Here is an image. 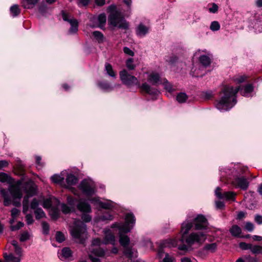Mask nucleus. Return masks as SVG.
I'll list each match as a JSON object with an SVG mask.
<instances>
[{
  "mask_svg": "<svg viewBox=\"0 0 262 262\" xmlns=\"http://www.w3.org/2000/svg\"><path fill=\"white\" fill-rule=\"evenodd\" d=\"M89 213H82L81 219L83 222L88 223L91 221L92 217Z\"/></svg>",
  "mask_w": 262,
  "mask_h": 262,
  "instance_id": "6e6d98bb",
  "label": "nucleus"
},
{
  "mask_svg": "<svg viewBox=\"0 0 262 262\" xmlns=\"http://www.w3.org/2000/svg\"><path fill=\"white\" fill-rule=\"evenodd\" d=\"M254 91V86L252 83L246 84L243 89L240 91L241 94L243 96H247Z\"/></svg>",
  "mask_w": 262,
  "mask_h": 262,
  "instance_id": "a211bd4d",
  "label": "nucleus"
},
{
  "mask_svg": "<svg viewBox=\"0 0 262 262\" xmlns=\"http://www.w3.org/2000/svg\"><path fill=\"white\" fill-rule=\"evenodd\" d=\"M231 184L234 187L240 188L243 190H246L249 185V182L248 179L244 176L238 177L234 178L232 180Z\"/></svg>",
  "mask_w": 262,
  "mask_h": 262,
  "instance_id": "6e6552de",
  "label": "nucleus"
},
{
  "mask_svg": "<svg viewBox=\"0 0 262 262\" xmlns=\"http://www.w3.org/2000/svg\"><path fill=\"white\" fill-rule=\"evenodd\" d=\"M148 32V28L143 24H140L136 29V34L138 36H144Z\"/></svg>",
  "mask_w": 262,
  "mask_h": 262,
  "instance_id": "6ab92c4d",
  "label": "nucleus"
},
{
  "mask_svg": "<svg viewBox=\"0 0 262 262\" xmlns=\"http://www.w3.org/2000/svg\"><path fill=\"white\" fill-rule=\"evenodd\" d=\"M4 258L7 262H20L21 258L15 257L12 254L8 255L7 253H4Z\"/></svg>",
  "mask_w": 262,
  "mask_h": 262,
  "instance_id": "393cba45",
  "label": "nucleus"
},
{
  "mask_svg": "<svg viewBox=\"0 0 262 262\" xmlns=\"http://www.w3.org/2000/svg\"><path fill=\"white\" fill-rule=\"evenodd\" d=\"M77 208L82 213H91L92 212L90 204L85 200H79L77 204Z\"/></svg>",
  "mask_w": 262,
  "mask_h": 262,
  "instance_id": "4468645a",
  "label": "nucleus"
},
{
  "mask_svg": "<svg viewBox=\"0 0 262 262\" xmlns=\"http://www.w3.org/2000/svg\"><path fill=\"white\" fill-rule=\"evenodd\" d=\"M200 62L204 67H207L211 63L210 58L206 55H203L199 57Z\"/></svg>",
  "mask_w": 262,
  "mask_h": 262,
  "instance_id": "cd10ccee",
  "label": "nucleus"
},
{
  "mask_svg": "<svg viewBox=\"0 0 262 262\" xmlns=\"http://www.w3.org/2000/svg\"><path fill=\"white\" fill-rule=\"evenodd\" d=\"M162 83L164 86V89L168 92L172 93L174 91L175 89L173 88L172 84L169 82L166 78L164 79V81Z\"/></svg>",
  "mask_w": 262,
  "mask_h": 262,
  "instance_id": "a19ab883",
  "label": "nucleus"
},
{
  "mask_svg": "<svg viewBox=\"0 0 262 262\" xmlns=\"http://www.w3.org/2000/svg\"><path fill=\"white\" fill-rule=\"evenodd\" d=\"M239 90V86H224L220 92L219 100L214 102L216 108L224 111L230 110L237 102L236 94Z\"/></svg>",
  "mask_w": 262,
  "mask_h": 262,
  "instance_id": "f257e3e1",
  "label": "nucleus"
},
{
  "mask_svg": "<svg viewBox=\"0 0 262 262\" xmlns=\"http://www.w3.org/2000/svg\"><path fill=\"white\" fill-rule=\"evenodd\" d=\"M2 193L4 197V204L6 206H9L11 203V200L10 198L7 194V192L5 190H2Z\"/></svg>",
  "mask_w": 262,
  "mask_h": 262,
  "instance_id": "79ce46f5",
  "label": "nucleus"
},
{
  "mask_svg": "<svg viewBox=\"0 0 262 262\" xmlns=\"http://www.w3.org/2000/svg\"><path fill=\"white\" fill-rule=\"evenodd\" d=\"M99 205L100 207L105 209H111L113 207L112 203L110 201L108 202H99Z\"/></svg>",
  "mask_w": 262,
  "mask_h": 262,
  "instance_id": "37998d69",
  "label": "nucleus"
},
{
  "mask_svg": "<svg viewBox=\"0 0 262 262\" xmlns=\"http://www.w3.org/2000/svg\"><path fill=\"white\" fill-rule=\"evenodd\" d=\"M105 70L106 71L107 74L109 76H110L112 77H116V73L113 70V67L110 63H106V64L105 65Z\"/></svg>",
  "mask_w": 262,
  "mask_h": 262,
  "instance_id": "e433bc0d",
  "label": "nucleus"
},
{
  "mask_svg": "<svg viewBox=\"0 0 262 262\" xmlns=\"http://www.w3.org/2000/svg\"><path fill=\"white\" fill-rule=\"evenodd\" d=\"M119 231H120L119 229ZM123 233H125L119 231V242L122 246L125 247L128 246L130 239L127 235H123Z\"/></svg>",
  "mask_w": 262,
  "mask_h": 262,
  "instance_id": "aec40b11",
  "label": "nucleus"
},
{
  "mask_svg": "<svg viewBox=\"0 0 262 262\" xmlns=\"http://www.w3.org/2000/svg\"><path fill=\"white\" fill-rule=\"evenodd\" d=\"M59 257L62 260H70L72 257V252L68 247H64L62 249Z\"/></svg>",
  "mask_w": 262,
  "mask_h": 262,
  "instance_id": "dca6fc26",
  "label": "nucleus"
},
{
  "mask_svg": "<svg viewBox=\"0 0 262 262\" xmlns=\"http://www.w3.org/2000/svg\"><path fill=\"white\" fill-rule=\"evenodd\" d=\"M188 98L187 95L185 93L183 92L178 93L176 96V100L180 103L185 102Z\"/></svg>",
  "mask_w": 262,
  "mask_h": 262,
  "instance_id": "7c9ffc66",
  "label": "nucleus"
},
{
  "mask_svg": "<svg viewBox=\"0 0 262 262\" xmlns=\"http://www.w3.org/2000/svg\"><path fill=\"white\" fill-rule=\"evenodd\" d=\"M250 250L254 254H258L261 253L262 247L259 246H253L251 244Z\"/></svg>",
  "mask_w": 262,
  "mask_h": 262,
  "instance_id": "49530a36",
  "label": "nucleus"
},
{
  "mask_svg": "<svg viewBox=\"0 0 262 262\" xmlns=\"http://www.w3.org/2000/svg\"><path fill=\"white\" fill-rule=\"evenodd\" d=\"M124 248V250L123 251L124 254L127 257L129 258H132L133 257V253L132 252V250L130 248L126 246Z\"/></svg>",
  "mask_w": 262,
  "mask_h": 262,
  "instance_id": "8fccbe9b",
  "label": "nucleus"
},
{
  "mask_svg": "<svg viewBox=\"0 0 262 262\" xmlns=\"http://www.w3.org/2000/svg\"><path fill=\"white\" fill-rule=\"evenodd\" d=\"M62 212L64 214L69 213L71 211V208L65 204H62L61 205Z\"/></svg>",
  "mask_w": 262,
  "mask_h": 262,
  "instance_id": "5fc2aeb1",
  "label": "nucleus"
},
{
  "mask_svg": "<svg viewBox=\"0 0 262 262\" xmlns=\"http://www.w3.org/2000/svg\"><path fill=\"white\" fill-rule=\"evenodd\" d=\"M48 10L47 5L43 2L40 3L38 7V11L42 14L45 15Z\"/></svg>",
  "mask_w": 262,
  "mask_h": 262,
  "instance_id": "c03bdc74",
  "label": "nucleus"
},
{
  "mask_svg": "<svg viewBox=\"0 0 262 262\" xmlns=\"http://www.w3.org/2000/svg\"><path fill=\"white\" fill-rule=\"evenodd\" d=\"M139 88L142 92L152 96H157L160 93L159 91L157 89L152 87L146 82L143 83L141 85L139 86Z\"/></svg>",
  "mask_w": 262,
  "mask_h": 262,
  "instance_id": "9b49d317",
  "label": "nucleus"
},
{
  "mask_svg": "<svg viewBox=\"0 0 262 262\" xmlns=\"http://www.w3.org/2000/svg\"><path fill=\"white\" fill-rule=\"evenodd\" d=\"M43 207L45 208H49L51 207L52 203L50 199H47L43 201Z\"/></svg>",
  "mask_w": 262,
  "mask_h": 262,
  "instance_id": "0e129e2a",
  "label": "nucleus"
},
{
  "mask_svg": "<svg viewBox=\"0 0 262 262\" xmlns=\"http://www.w3.org/2000/svg\"><path fill=\"white\" fill-rule=\"evenodd\" d=\"M29 238V234L28 232L25 231L22 233L20 235L19 240L21 242H25Z\"/></svg>",
  "mask_w": 262,
  "mask_h": 262,
  "instance_id": "13d9d810",
  "label": "nucleus"
},
{
  "mask_svg": "<svg viewBox=\"0 0 262 262\" xmlns=\"http://www.w3.org/2000/svg\"><path fill=\"white\" fill-rule=\"evenodd\" d=\"M167 62L171 66L175 67L179 62V57L177 55L172 54L169 57Z\"/></svg>",
  "mask_w": 262,
  "mask_h": 262,
  "instance_id": "58836bf2",
  "label": "nucleus"
},
{
  "mask_svg": "<svg viewBox=\"0 0 262 262\" xmlns=\"http://www.w3.org/2000/svg\"><path fill=\"white\" fill-rule=\"evenodd\" d=\"M93 38L97 41L98 43H102L105 39L103 34L99 31H94L92 33Z\"/></svg>",
  "mask_w": 262,
  "mask_h": 262,
  "instance_id": "f3484780",
  "label": "nucleus"
},
{
  "mask_svg": "<svg viewBox=\"0 0 262 262\" xmlns=\"http://www.w3.org/2000/svg\"><path fill=\"white\" fill-rule=\"evenodd\" d=\"M205 250H206L207 253H214L217 248V244L216 243L211 244H206L204 246Z\"/></svg>",
  "mask_w": 262,
  "mask_h": 262,
  "instance_id": "a878e982",
  "label": "nucleus"
},
{
  "mask_svg": "<svg viewBox=\"0 0 262 262\" xmlns=\"http://www.w3.org/2000/svg\"><path fill=\"white\" fill-rule=\"evenodd\" d=\"M97 20L99 23L98 27L102 29L106 22V16L104 13H102L98 15L97 17Z\"/></svg>",
  "mask_w": 262,
  "mask_h": 262,
  "instance_id": "b1692460",
  "label": "nucleus"
},
{
  "mask_svg": "<svg viewBox=\"0 0 262 262\" xmlns=\"http://www.w3.org/2000/svg\"><path fill=\"white\" fill-rule=\"evenodd\" d=\"M120 77L122 83L127 86H130L138 82L137 78L129 74L125 69L120 72Z\"/></svg>",
  "mask_w": 262,
  "mask_h": 262,
  "instance_id": "0eeeda50",
  "label": "nucleus"
},
{
  "mask_svg": "<svg viewBox=\"0 0 262 262\" xmlns=\"http://www.w3.org/2000/svg\"><path fill=\"white\" fill-rule=\"evenodd\" d=\"M10 13L13 17L17 16L20 13V9L18 5H13L10 7Z\"/></svg>",
  "mask_w": 262,
  "mask_h": 262,
  "instance_id": "f704fd0d",
  "label": "nucleus"
},
{
  "mask_svg": "<svg viewBox=\"0 0 262 262\" xmlns=\"http://www.w3.org/2000/svg\"><path fill=\"white\" fill-rule=\"evenodd\" d=\"M79 188L87 196H91L94 193L95 185L91 181L84 180L79 184Z\"/></svg>",
  "mask_w": 262,
  "mask_h": 262,
  "instance_id": "423d86ee",
  "label": "nucleus"
},
{
  "mask_svg": "<svg viewBox=\"0 0 262 262\" xmlns=\"http://www.w3.org/2000/svg\"><path fill=\"white\" fill-rule=\"evenodd\" d=\"M0 181L2 182H8V183H12L13 180L8 174L5 173H0Z\"/></svg>",
  "mask_w": 262,
  "mask_h": 262,
  "instance_id": "4c0bfd02",
  "label": "nucleus"
},
{
  "mask_svg": "<svg viewBox=\"0 0 262 262\" xmlns=\"http://www.w3.org/2000/svg\"><path fill=\"white\" fill-rule=\"evenodd\" d=\"M134 59L132 58H128L126 61V66L129 70H133L135 69L136 66L133 64Z\"/></svg>",
  "mask_w": 262,
  "mask_h": 262,
  "instance_id": "09e8293b",
  "label": "nucleus"
},
{
  "mask_svg": "<svg viewBox=\"0 0 262 262\" xmlns=\"http://www.w3.org/2000/svg\"><path fill=\"white\" fill-rule=\"evenodd\" d=\"M39 0H21L22 6L25 9H32Z\"/></svg>",
  "mask_w": 262,
  "mask_h": 262,
  "instance_id": "412c9836",
  "label": "nucleus"
},
{
  "mask_svg": "<svg viewBox=\"0 0 262 262\" xmlns=\"http://www.w3.org/2000/svg\"><path fill=\"white\" fill-rule=\"evenodd\" d=\"M115 239L114 235L110 231H108L105 233V237L104 243L105 244H111L114 245L115 244Z\"/></svg>",
  "mask_w": 262,
  "mask_h": 262,
  "instance_id": "5701e85b",
  "label": "nucleus"
},
{
  "mask_svg": "<svg viewBox=\"0 0 262 262\" xmlns=\"http://www.w3.org/2000/svg\"><path fill=\"white\" fill-rule=\"evenodd\" d=\"M24 224L21 222H19L16 225L12 226L11 229L12 231H15L19 229L24 226Z\"/></svg>",
  "mask_w": 262,
  "mask_h": 262,
  "instance_id": "680f3d73",
  "label": "nucleus"
},
{
  "mask_svg": "<svg viewBox=\"0 0 262 262\" xmlns=\"http://www.w3.org/2000/svg\"><path fill=\"white\" fill-rule=\"evenodd\" d=\"M236 193L233 191L224 192L223 193V199H225L227 200L234 201Z\"/></svg>",
  "mask_w": 262,
  "mask_h": 262,
  "instance_id": "c9c22d12",
  "label": "nucleus"
},
{
  "mask_svg": "<svg viewBox=\"0 0 262 262\" xmlns=\"http://www.w3.org/2000/svg\"><path fill=\"white\" fill-rule=\"evenodd\" d=\"M221 27L220 23L217 21H213L210 26V29L213 31H216L220 30Z\"/></svg>",
  "mask_w": 262,
  "mask_h": 262,
  "instance_id": "de8ad7c7",
  "label": "nucleus"
},
{
  "mask_svg": "<svg viewBox=\"0 0 262 262\" xmlns=\"http://www.w3.org/2000/svg\"><path fill=\"white\" fill-rule=\"evenodd\" d=\"M239 246L240 248H241L243 250H247L250 249L251 247V244H247L244 242H241L239 244Z\"/></svg>",
  "mask_w": 262,
  "mask_h": 262,
  "instance_id": "e2e57ef3",
  "label": "nucleus"
},
{
  "mask_svg": "<svg viewBox=\"0 0 262 262\" xmlns=\"http://www.w3.org/2000/svg\"><path fill=\"white\" fill-rule=\"evenodd\" d=\"M125 223L121 226H119L117 223L114 224L112 227H118L120 232L127 233L130 231V229L133 227L135 223V216L132 213H128L125 215Z\"/></svg>",
  "mask_w": 262,
  "mask_h": 262,
  "instance_id": "20e7f679",
  "label": "nucleus"
},
{
  "mask_svg": "<svg viewBox=\"0 0 262 262\" xmlns=\"http://www.w3.org/2000/svg\"><path fill=\"white\" fill-rule=\"evenodd\" d=\"M164 247H176L178 245V241L176 239H169L164 241L162 244Z\"/></svg>",
  "mask_w": 262,
  "mask_h": 262,
  "instance_id": "c85d7f7f",
  "label": "nucleus"
},
{
  "mask_svg": "<svg viewBox=\"0 0 262 262\" xmlns=\"http://www.w3.org/2000/svg\"><path fill=\"white\" fill-rule=\"evenodd\" d=\"M26 220L27 224L31 225L34 222V220L33 219V216L30 214H27L26 215Z\"/></svg>",
  "mask_w": 262,
  "mask_h": 262,
  "instance_id": "69168bd1",
  "label": "nucleus"
},
{
  "mask_svg": "<svg viewBox=\"0 0 262 262\" xmlns=\"http://www.w3.org/2000/svg\"><path fill=\"white\" fill-rule=\"evenodd\" d=\"M248 78V76H246L245 75H243L235 78L234 80L237 83L239 84L245 82L247 79Z\"/></svg>",
  "mask_w": 262,
  "mask_h": 262,
  "instance_id": "864d4df0",
  "label": "nucleus"
},
{
  "mask_svg": "<svg viewBox=\"0 0 262 262\" xmlns=\"http://www.w3.org/2000/svg\"><path fill=\"white\" fill-rule=\"evenodd\" d=\"M97 86L101 90L107 91L112 90L110 84L106 81H99L97 82Z\"/></svg>",
  "mask_w": 262,
  "mask_h": 262,
  "instance_id": "c756f323",
  "label": "nucleus"
},
{
  "mask_svg": "<svg viewBox=\"0 0 262 262\" xmlns=\"http://www.w3.org/2000/svg\"><path fill=\"white\" fill-rule=\"evenodd\" d=\"M42 227V230L43 233L45 234H47L49 233V224L46 222H42L41 223Z\"/></svg>",
  "mask_w": 262,
  "mask_h": 262,
  "instance_id": "4d7b16f0",
  "label": "nucleus"
},
{
  "mask_svg": "<svg viewBox=\"0 0 262 262\" xmlns=\"http://www.w3.org/2000/svg\"><path fill=\"white\" fill-rule=\"evenodd\" d=\"M91 252L95 256L99 257L103 256L105 254L104 250L102 248L98 247L96 248H92Z\"/></svg>",
  "mask_w": 262,
  "mask_h": 262,
  "instance_id": "2f4dec72",
  "label": "nucleus"
},
{
  "mask_svg": "<svg viewBox=\"0 0 262 262\" xmlns=\"http://www.w3.org/2000/svg\"><path fill=\"white\" fill-rule=\"evenodd\" d=\"M147 81L152 85L158 86L162 84V80L160 75L158 73H151L147 77Z\"/></svg>",
  "mask_w": 262,
  "mask_h": 262,
  "instance_id": "ddd939ff",
  "label": "nucleus"
},
{
  "mask_svg": "<svg viewBox=\"0 0 262 262\" xmlns=\"http://www.w3.org/2000/svg\"><path fill=\"white\" fill-rule=\"evenodd\" d=\"M70 24L71 28L69 29V32L71 33H76L78 30V21L75 18L71 19L69 21Z\"/></svg>",
  "mask_w": 262,
  "mask_h": 262,
  "instance_id": "4be33fe9",
  "label": "nucleus"
},
{
  "mask_svg": "<svg viewBox=\"0 0 262 262\" xmlns=\"http://www.w3.org/2000/svg\"><path fill=\"white\" fill-rule=\"evenodd\" d=\"M218 8V6L216 4L213 3L212 7L209 9V11L210 12L215 13L217 12Z\"/></svg>",
  "mask_w": 262,
  "mask_h": 262,
  "instance_id": "338daca9",
  "label": "nucleus"
},
{
  "mask_svg": "<svg viewBox=\"0 0 262 262\" xmlns=\"http://www.w3.org/2000/svg\"><path fill=\"white\" fill-rule=\"evenodd\" d=\"M32 196H29L26 194L23 201V212L24 213H26L29 209V199Z\"/></svg>",
  "mask_w": 262,
  "mask_h": 262,
  "instance_id": "473e14b6",
  "label": "nucleus"
},
{
  "mask_svg": "<svg viewBox=\"0 0 262 262\" xmlns=\"http://www.w3.org/2000/svg\"><path fill=\"white\" fill-rule=\"evenodd\" d=\"M77 178L73 174H69L66 178V182L69 186L75 185L77 183Z\"/></svg>",
  "mask_w": 262,
  "mask_h": 262,
  "instance_id": "72a5a7b5",
  "label": "nucleus"
},
{
  "mask_svg": "<svg viewBox=\"0 0 262 262\" xmlns=\"http://www.w3.org/2000/svg\"><path fill=\"white\" fill-rule=\"evenodd\" d=\"M23 188L26 194L29 195V196H33L36 193L37 186L32 180L25 182Z\"/></svg>",
  "mask_w": 262,
  "mask_h": 262,
  "instance_id": "f8f14e48",
  "label": "nucleus"
},
{
  "mask_svg": "<svg viewBox=\"0 0 262 262\" xmlns=\"http://www.w3.org/2000/svg\"><path fill=\"white\" fill-rule=\"evenodd\" d=\"M21 184V181H17L16 183L12 184L9 190L13 199H18L20 200L23 196L20 186Z\"/></svg>",
  "mask_w": 262,
  "mask_h": 262,
  "instance_id": "9d476101",
  "label": "nucleus"
},
{
  "mask_svg": "<svg viewBox=\"0 0 262 262\" xmlns=\"http://www.w3.org/2000/svg\"><path fill=\"white\" fill-rule=\"evenodd\" d=\"M34 213L36 220H39L46 216L45 213L40 208H36V209L34 210Z\"/></svg>",
  "mask_w": 262,
  "mask_h": 262,
  "instance_id": "ea45409f",
  "label": "nucleus"
},
{
  "mask_svg": "<svg viewBox=\"0 0 262 262\" xmlns=\"http://www.w3.org/2000/svg\"><path fill=\"white\" fill-rule=\"evenodd\" d=\"M116 6L113 4L107 8L110 12L108 17V23L112 27V30L115 31L117 29L127 30L129 29V23L120 12L117 11Z\"/></svg>",
  "mask_w": 262,
  "mask_h": 262,
  "instance_id": "f03ea898",
  "label": "nucleus"
},
{
  "mask_svg": "<svg viewBox=\"0 0 262 262\" xmlns=\"http://www.w3.org/2000/svg\"><path fill=\"white\" fill-rule=\"evenodd\" d=\"M174 258L173 256H170L168 253L165 254V256L163 258L162 262H173Z\"/></svg>",
  "mask_w": 262,
  "mask_h": 262,
  "instance_id": "052dcab7",
  "label": "nucleus"
},
{
  "mask_svg": "<svg viewBox=\"0 0 262 262\" xmlns=\"http://www.w3.org/2000/svg\"><path fill=\"white\" fill-rule=\"evenodd\" d=\"M193 225L194 224L196 230H202L206 229L208 226V221L207 219L202 214H199L193 220Z\"/></svg>",
  "mask_w": 262,
  "mask_h": 262,
  "instance_id": "1a4fd4ad",
  "label": "nucleus"
},
{
  "mask_svg": "<svg viewBox=\"0 0 262 262\" xmlns=\"http://www.w3.org/2000/svg\"><path fill=\"white\" fill-rule=\"evenodd\" d=\"M192 226H193L192 222L189 221H186L182 224L181 230V233L182 234V238L180 239V241L182 242H183L184 236L188 233V232L191 229Z\"/></svg>",
  "mask_w": 262,
  "mask_h": 262,
  "instance_id": "2eb2a0df",
  "label": "nucleus"
},
{
  "mask_svg": "<svg viewBox=\"0 0 262 262\" xmlns=\"http://www.w3.org/2000/svg\"><path fill=\"white\" fill-rule=\"evenodd\" d=\"M102 221H112L113 220V216L111 214L102 215L100 217Z\"/></svg>",
  "mask_w": 262,
  "mask_h": 262,
  "instance_id": "774afa93",
  "label": "nucleus"
},
{
  "mask_svg": "<svg viewBox=\"0 0 262 262\" xmlns=\"http://www.w3.org/2000/svg\"><path fill=\"white\" fill-rule=\"evenodd\" d=\"M55 238L58 243H62L66 239L64 234L60 231H57L56 233Z\"/></svg>",
  "mask_w": 262,
  "mask_h": 262,
  "instance_id": "a18cd8bd",
  "label": "nucleus"
},
{
  "mask_svg": "<svg viewBox=\"0 0 262 262\" xmlns=\"http://www.w3.org/2000/svg\"><path fill=\"white\" fill-rule=\"evenodd\" d=\"M39 201L36 198H34L30 204V208L32 209L35 210L36 208H39Z\"/></svg>",
  "mask_w": 262,
  "mask_h": 262,
  "instance_id": "603ef678",
  "label": "nucleus"
},
{
  "mask_svg": "<svg viewBox=\"0 0 262 262\" xmlns=\"http://www.w3.org/2000/svg\"><path fill=\"white\" fill-rule=\"evenodd\" d=\"M51 179L55 183H60L63 181L64 178L59 175L54 174L52 177Z\"/></svg>",
  "mask_w": 262,
  "mask_h": 262,
  "instance_id": "3c124183",
  "label": "nucleus"
},
{
  "mask_svg": "<svg viewBox=\"0 0 262 262\" xmlns=\"http://www.w3.org/2000/svg\"><path fill=\"white\" fill-rule=\"evenodd\" d=\"M206 239V235L203 232L191 233L186 239V243L191 246L194 243L202 244Z\"/></svg>",
  "mask_w": 262,
  "mask_h": 262,
  "instance_id": "39448f33",
  "label": "nucleus"
},
{
  "mask_svg": "<svg viewBox=\"0 0 262 262\" xmlns=\"http://www.w3.org/2000/svg\"><path fill=\"white\" fill-rule=\"evenodd\" d=\"M123 51L125 54L130 56H134L135 55L134 52L127 47H123Z\"/></svg>",
  "mask_w": 262,
  "mask_h": 262,
  "instance_id": "bf43d9fd",
  "label": "nucleus"
},
{
  "mask_svg": "<svg viewBox=\"0 0 262 262\" xmlns=\"http://www.w3.org/2000/svg\"><path fill=\"white\" fill-rule=\"evenodd\" d=\"M229 231L231 235L235 237H238L242 233L241 228L236 225H233Z\"/></svg>",
  "mask_w": 262,
  "mask_h": 262,
  "instance_id": "bb28decb",
  "label": "nucleus"
},
{
  "mask_svg": "<svg viewBox=\"0 0 262 262\" xmlns=\"http://www.w3.org/2000/svg\"><path fill=\"white\" fill-rule=\"evenodd\" d=\"M70 233L76 243L84 244L88 237L86 225L80 220L75 221L71 228Z\"/></svg>",
  "mask_w": 262,
  "mask_h": 262,
  "instance_id": "7ed1b4c3",
  "label": "nucleus"
}]
</instances>
